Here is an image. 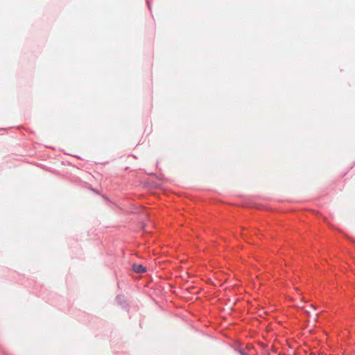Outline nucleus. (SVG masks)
<instances>
[{"instance_id": "nucleus-1", "label": "nucleus", "mask_w": 355, "mask_h": 355, "mask_svg": "<svg viewBox=\"0 0 355 355\" xmlns=\"http://www.w3.org/2000/svg\"><path fill=\"white\" fill-rule=\"evenodd\" d=\"M132 270L137 273H144L146 271V268L141 264H134Z\"/></svg>"}, {"instance_id": "nucleus-2", "label": "nucleus", "mask_w": 355, "mask_h": 355, "mask_svg": "<svg viewBox=\"0 0 355 355\" xmlns=\"http://www.w3.org/2000/svg\"><path fill=\"white\" fill-rule=\"evenodd\" d=\"M240 354H241V355H248L247 354H245V352H243L242 351L240 352Z\"/></svg>"}, {"instance_id": "nucleus-3", "label": "nucleus", "mask_w": 355, "mask_h": 355, "mask_svg": "<svg viewBox=\"0 0 355 355\" xmlns=\"http://www.w3.org/2000/svg\"><path fill=\"white\" fill-rule=\"evenodd\" d=\"M307 313H308V315L311 314L310 311H307Z\"/></svg>"}]
</instances>
